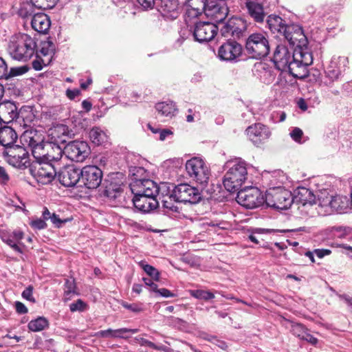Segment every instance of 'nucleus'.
<instances>
[{"mask_svg":"<svg viewBox=\"0 0 352 352\" xmlns=\"http://www.w3.org/2000/svg\"><path fill=\"white\" fill-rule=\"evenodd\" d=\"M272 60L276 67L283 72H288L296 78L308 76V67L313 63V55L300 48L289 49L284 45H278Z\"/></svg>","mask_w":352,"mask_h":352,"instance_id":"obj_1","label":"nucleus"},{"mask_svg":"<svg viewBox=\"0 0 352 352\" xmlns=\"http://www.w3.org/2000/svg\"><path fill=\"white\" fill-rule=\"evenodd\" d=\"M133 206L138 211L143 213L149 212L159 206L157 196L164 195L168 191L167 183L157 185L154 181L145 183L138 182L132 186Z\"/></svg>","mask_w":352,"mask_h":352,"instance_id":"obj_2","label":"nucleus"},{"mask_svg":"<svg viewBox=\"0 0 352 352\" xmlns=\"http://www.w3.org/2000/svg\"><path fill=\"white\" fill-rule=\"evenodd\" d=\"M36 46V41L30 35L18 33L10 37L8 52L13 59L25 62L35 54Z\"/></svg>","mask_w":352,"mask_h":352,"instance_id":"obj_3","label":"nucleus"},{"mask_svg":"<svg viewBox=\"0 0 352 352\" xmlns=\"http://www.w3.org/2000/svg\"><path fill=\"white\" fill-rule=\"evenodd\" d=\"M224 167L227 169L223 182L225 188L230 192L239 190L247 179L246 162L241 158L236 157L228 160Z\"/></svg>","mask_w":352,"mask_h":352,"instance_id":"obj_4","label":"nucleus"},{"mask_svg":"<svg viewBox=\"0 0 352 352\" xmlns=\"http://www.w3.org/2000/svg\"><path fill=\"white\" fill-rule=\"evenodd\" d=\"M270 50L269 40L265 32L252 33L246 40L245 50L252 58L260 59L267 56Z\"/></svg>","mask_w":352,"mask_h":352,"instance_id":"obj_5","label":"nucleus"},{"mask_svg":"<svg viewBox=\"0 0 352 352\" xmlns=\"http://www.w3.org/2000/svg\"><path fill=\"white\" fill-rule=\"evenodd\" d=\"M293 202L291 191L280 186L270 188L265 195V204L277 210H287Z\"/></svg>","mask_w":352,"mask_h":352,"instance_id":"obj_6","label":"nucleus"},{"mask_svg":"<svg viewBox=\"0 0 352 352\" xmlns=\"http://www.w3.org/2000/svg\"><path fill=\"white\" fill-rule=\"evenodd\" d=\"M188 175L196 182L205 185L208 184L210 171L205 161L198 157L188 160L186 163Z\"/></svg>","mask_w":352,"mask_h":352,"instance_id":"obj_7","label":"nucleus"},{"mask_svg":"<svg viewBox=\"0 0 352 352\" xmlns=\"http://www.w3.org/2000/svg\"><path fill=\"white\" fill-rule=\"evenodd\" d=\"M6 161L12 166L25 169L30 166L28 151L21 146H10L3 152Z\"/></svg>","mask_w":352,"mask_h":352,"instance_id":"obj_8","label":"nucleus"},{"mask_svg":"<svg viewBox=\"0 0 352 352\" xmlns=\"http://www.w3.org/2000/svg\"><path fill=\"white\" fill-rule=\"evenodd\" d=\"M282 36L292 47L300 48L309 54H312L308 48V40L301 26L296 24L288 25Z\"/></svg>","mask_w":352,"mask_h":352,"instance_id":"obj_9","label":"nucleus"},{"mask_svg":"<svg viewBox=\"0 0 352 352\" xmlns=\"http://www.w3.org/2000/svg\"><path fill=\"white\" fill-rule=\"evenodd\" d=\"M168 199L177 202L196 204L201 199L199 190L188 184H180L174 187Z\"/></svg>","mask_w":352,"mask_h":352,"instance_id":"obj_10","label":"nucleus"},{"mask_svg":"<svg viewBox=\"0 0 352 352\" xmlns=\"http://www.w3.org/2000/svg\"><path fill=\"white\" fill-rule=\"evenodd\" d=\"M237 202L248 209H254L265 203V197L257 188L241 190L236 196Z\"/></svg>","mask_w":352,"mask_h":352,"instance_id":"obj_11","label":"nucleus"},{"mask_svg":"<svg viewBox=\"0 0 352 352\" xmlns=\"http://www.w3.org/2000/svg\"><path fill=\"white\" fill-rule=\"evenodd\" d=\"M30 170L37 182L43 185L51 183L57 175L55 164L44 161L37 162Z\"/></svg>","mask_w":352,"mask_h":352,"instance_id":"obj_12","label":"nucleus"},{"mask_svg":"<svg viewBox=\"0 0 352 352\" xmlns=\"http://www.w3.org/2000/svg\"><path fill=\"white\" fill-rule=\"evenodd\" d=\"M90 148L84 141L74 140L69 142L64 147V154L72 161L83 162L89 155Z\"/></svg>","mask_w":352,"mask_h":352,"instance_id":"obj_13","label":"nucleus"},{"mask_svg":"<svg viewBox=\"0 0 352 352\" xmlns=\"http://www.w3.org/2000/svg\"><path fill=\"white\" fill-rule=\"evenodd\" d=\"M102 171L96 166H85L81 169L80 182L88 189H96L102 183Z\"/></svg>","mask_w":352,"mask_h":352,"instance_id":"obj_14","label":"nucleus"},{"mask_svg":"<svg viewBox=\"0 0 352 352\" xmlns=\"http://www.w3.org/2000/svg\"><path fill=\"white\" fill-rule=\"evenodd\" d=\"M200 6L207 15L210 16L217 23H222L228 14V8L222 1L217 0L200 1Z\"/></svg>","mask_w":352,"mask_h":352,"instance_id":"obj_15","label":"nucleus"},{"mask_svg":"<svg viewBox=\"0 0 352 352\" xmlns=\"http://www.w3.org/2000/svg\"><path fill=\"white\" fill-rule=\"evenodd\" d=\"M243 48L241 44L233 40L223 43L218 49V57L220 60L233 62L242 54Z\"/></svg>","mask_w":352,"mask_h":352,"instance_id":"obj_16","label":"nucleus"},{"mask_svg":"<svg viewBox=\"0 0 352 352\" xmlns=\"http://www.w3.org/2000/svg\"><path fill=\"white\" fill-rule=\"evenodd\" d=\"M104 195L111 200L118 199L123 192L122 175L118 173L109 176L104 180Z\"/></svg>","mask_w":352,"mask_h":352,"instance_id":"obj_17","label":"nucleus"},{"mask_svg":"<svg viewBox=\"0 0 352 352\" xmlns=\"http://www.w3.org/2000/svg\"><path fill=\"white\" fill-rule=\"evenodd\" d=\"M218 27L212 23L199 21L195 25L193 36L199 43L211 41L217 34Z\"/></svg>","mask_w":352,"mask_h":352,"instance_id":"obj_18","label":"nucleus"},{"mask_svg":"<svg viewBox=\"0 0 352 352\" xmlns=\"http://www.w3.org/2000/svg\"><path fill=\"white\" fill-rule=\"evenodd\" d=\"M245 8L248 16L257 23H262L267 16L263 0H246Z\"/></svg>","mask_w":352,"mask_h":352,"instance_id":"obj_19","label":"nucleus"},{"mask_svg":"<svg viewBox=\"0 0 352 352\" xmlns=\"http://www.w3.org/2000/svg\"><path fill=\"white\" fill-rule=\"evenodd\" d=\"M249 139L257 146L266 142L271 135V132L266 126L256 123L246 129Z\"/></svg>","mask_w":352,"mask_h":352,"instance_id":"obj_20","label":"nucleus"},{"mask_svg":"<svg viewBox=\"0 0 352 352\" xmlns=\"http://www.w3.org/2000/svg\"><path fill=\"white\" fill-rule=\"evenodd\" d=\"M81 169L74 166L64 167L58 175L60 183L67 187H73L80 182Z\"/></svg>","mask_w":352,"mask_h":352,"instance_id":"obj_21","label":"nucleus"},{"mask_svg":"<svg viewBox=\"0 0 352 352\" xmlns=\"http://www.w3.org/2000/svg\"><path fill=\"white\" fill-rule=\"evenodd\" d=\"M246 30V24L241 18H232L221 29L223 36L231 35L239 38Z\"/></svg>","mask_w":352,"mask_h":352,"instance_id":"obj_22","label":"nucleus"},{"mask_svg":"<svg viewBox=\"0 0 352 352\" xmlns=\"http://www.w3.org/2000/svg\"><path fill=\"white\" fill-rule=\"evenodd\" d=\"M180 6L178 0H157L156 9L164 17L177 18Z\"/></svg>","mask_w":352,"mask_h":352,"instance_id":"obj_23","label":"nucleus"},{"mask_svg":"<svg viewBox=\"0 0 352 352\" xmlns=\"http://www.w3.org/2000/svg\"><path fill=\"white\" fill-rule=\"evenodd\" d=\"M19 118L17 107L11 101L0 103V121L10 123Z\"/></svg>","mask_w":352,"mask_h":352,"instance_id":"obj_24","label":"nucleus"},{"mask_svg":"<svg viewBox=\"0 0 352 352\" xmlns=\"http://www.w3.org/2000/svg\"><path fill=\"white\" fill-rule=\"evenodd\" d=\"M254 74L265 84L272 83L276 77L274 69L265 63L254 65Z\"/></svg>","mask_w":352,"mask_h":352,"instance_id":"obj_25","label":"nucleus"},{"mask_svg":"<svg viewBox=\"0 0 352 352\" xmlns=\"http://www.w3.org/2000/svg\"><path fill=\"white\" fill-rule=\"evenodd\" d=\"M294 201H296L302 208L311 207L316 204V197L313 192L305 187H300L296 191Z\"/></svg>","mask_w":352,"mask_h":352,"instance_id":"obj_26","label":"nucleus"},{"mask_svg":"<svg viewBox=\"0 0 352 352\" xmlns=\"http://www.w3.org/2000/svg\"><path fill=\"white\" fill-rule=\"evenodd\" d=\"M138 329L121 328L118 329H108L96 332L95 336L97 338H122L128 339L130 336L128 333H136L138 332Z\"/></svg>","mask_w":352,"mask_h":352,"instance_id":"obj_27","label":"nucleus"},{"mask_svg":"<svg viewBox=\"0 0 352 352\" xmlns=\"http://www.w3.org/2000/svg\"><path fill=\"white\" fill-rule=\"evenodd\" d=\"M31 25L32 29L40 34H46L49 30L51 21L49 16L43 12L34 14L32 16Z\"/></svg>","mask_w":352,"mask_h":352,"instance_id":"obj_28","label":"nucleus"},{"mask_svg":"<svg viewBox=\"0 0 352 352\" xmlns=\"http://www.w3.org/2000/svg\"><path fill=\"white\" fill-rule=\"evenodd\" d=\"M333 196L330 195L326 190H320L318 195V213L327 215L332 212L331 203Z\"/></svg>","mask_w":352,"mask_h":352,"instance_id":"obj_29","label":"nucleus"},{"mask_svg":"<svg viewBox=\"0 0 352 352\" xmlns=\"http://www.w3.org/2000/svg\"><path fill=\"white\" fill-rule=\"evenodd\" d=\"M267 27L272 33H278L283 35L285 32V28H287L285 21L279 16L270 14L266 19Z\"/></svg>","mask_w":352,"mask_h":352,"instance_id":"obj_30","label":"nucleus"},{"mask_svg":"<svg viewBox=\"0 0 352 352\" xmlns=\"http://www.w3.org/2000/svg\"><path fill=\"white\" fill-rule=\"evenodd\" d=\"M64 154V149L56 144L47 143V152L43 160L45 162L56 163L60 160Z\"/></svg>","mask_w":352,"mask_h":352,"instance_id":"obj_31","label":"nucleus"},{"mask_svg":"<svg viewBox=\"0 0 352 352\" xmlns=\"http://www.w3.org/2000/svg\"><path fill=\"white\" fill-rule=\"evenodd\" d=\"M17 139L15 131L9 126H6L0 130V144L6 149L10 146H14V142Z\"/></svg>","mask_w":352,"mask_h":352,"instance_id":"obj_32","label":"nucleus"},{"mask_svg":"<svg viewBox=\"0 0 352 352\" xmlns=\"http://www.w3.org/2000/svg\"><path fill=\"white\" fill-rule=\"evenodd\" d=\"M147 175L146 170L141 166H129V176L131 179L130 183V188L132 190V186L138 182L145 183L151 179H145Z\"/></svg>","mask_w":352,"mask_h":352,"instance_id":"obj_33","label":"nucleus"},{"mask_svg":"<svg viewBox=\"0 0 352 352\" xmlns=\"http://www.w3.org/2000/svg\"><path fill=\"white\" fill-rule=\"evenodd\" d=\"M336 62L331 61L325 71V79L324 84L328 87H331L333 82L337 81L341 76L342 72L335 68Z\"/></svg>","mask_w":352,"mask_h":352,"instance_id":"obj_34","label":"nucleus"},{"mask_svg":"<svg viewBox=\"0 0 352 352\" xmlns=\"http://www.w3.org/2000/svg\"><path fill=\"white\" fill-rule=\"evenodd\" d=\"M155 109L161 116L170 118L174 116L177 111L175 102L171 100L157 103Z\"/></svg>","mask_w":352,"mask_h":352,"instance_id":"obj_35","label":"nucleus"},{"mask_svg":"<svg viewBox=\"0 0 352 352\" xmlns=\"http://www.w3.org/2000/svg\"><path fill=\"white\" fill-rule=\"evenodd\" d=\"M331 209L333 212L339 213L345 212V210L349 208V199L346 196L336 195L333 196V201H331Z\"/></svg>","mask_w":352,"mask_h":352,"instance_id":"obj_36","label":"nucleus"},{"mask_svg":"<svg viewBox=\"0 0 352 352\" xmlns=\"http://www.w3.org/2000/svg\"><path fill=\"white\" fill-rule=\"evenodd\" d=\"M89 138L91 142L96 145H101L108 141L107 132L101 128L95 126L89 132Z\"/></svg>","mask_w":352,"mask_h":352,"instance_id":"obj_37","label":"nucleus"},{"mask_svg":"<svg viewBox=\"0 0 352 352\" xmlns=\"http://www.w3.org/2000/svg\"><path fill=\"white\" fill-rule=\"evenodd\" d=\"M54 51V45L51 41H44L41 45L39 50H36V58L44 56L46 60L50 61Z\"/></svg>","mask_w":352,"mask_h":352,"instance_id":"obj_38","label":"nucleus"},{"mask_svg":"<svg viewBox=\"0 0 352 352\" xmlns=\"http://www.w3.org/2000/svg\"><path fill=\"white\" fill-rule=\"evenodd\" d=\"M49 324V320L46 318L38 316L36 319L30 320L28 324V327L31 331L38 332L48 328Z\"/></svg>","mask_w":352,"mask_h":352,"instance_id":"obj_39","label":"nucleus"},{"mask_svg":"<svg viewBox=\"0 0 352 352\" xmlns=\"http://www.w3.org/2000/svg\"><path fill=\"white\" fill-rule=\"evenodd\" d=\"M325 232L330 234L333 238L345 239L349 234V228L343 226H333L325 230Z\"/></svg>","mask_w":352,"mask_h":352,"instance_id":"obj_40","label":"nucleus"},{"mask_svg":"<svg viewBox=\"0 0 352 352\" xmlns=\"http://www.w3.org/2000/svg\"><path fill=\"white\" fill-rule=\"evenodd\" d=\"M64 287V300L67 301L70 300L72 296L76 293L74 280L72 278L66 279Z\"/></svg>","mask_w":352,"mask_h":352,"instance_id":"obj_41","label":"nucleus"},{"mask_svg":"<svg viewBox=\"0 0 352 352\" xmlns=\"http://www.w3.org/2000/svg\"><path fill=\"white\" fill-rule=\"evenodd\" d=\"M25 142L28 143V146L31 148V151L42 141L35 133L25 132L21 138Z\"/></svg>","mask_w":352,"mask_h":352,"instance_id":"obj_42","label":"nucleus"},{"mask_svg":"<svg viewBox=\"0 0 352 352\" xmlns=\"http://www.w3.org/2000/svg\"><path fill=\"white\" fill-rule=\"evenodd\" d=\"M139 265L143 269V270L153 279H154L156 281H158L160 280V272L159 271L154 267L153 266L147 264L144 261H140L139 263Z\"/></svg>","mask_w":352,"mask_h":352,"instance_id":"obj_43","label":"nucleus"},{"mask_svg":"<svg viewBox=\"0 0 352 352\" xmlns=\"http://www.w3.org/2000/svg\"><path fill=\"white\" fill-rule=\"evenodd\" d=\"M58 0H30L32 6L41 10L53 8Z\"/></svg>","mask_w":352,"mask_h":352,"instance_id":"obj_44","label":"nucleus"},{"mask_svg":"<svg viewBox=\"0 0 352 352\" xmlns=\"http://www.w3.org/2000/svg\"><path fill=\"white\" fill-rule=\"evenodd\" d=\"M45 151H47V144L41 141L32 149V153L35 159L42 162L45 158Z\"/></svg>","mask_w":352,"mask_h":352,"instance_id":"obj_45","label":"nucleus"},{"mask_svg":"<svg viewBox=\"0 0 352 352\" xmlns=\"http://www.w3.org/2000/svg\"><path fill=\"white\" fill-rule=\"evenodd\" d=\"M170 193L171 191L168 188V191L167 192H165L164 195L160 194V195L157 197H159V199L161 200L164 208L169 209L172 211H175L177 210V207L172 202L173 199H168V196Z\"/></svg>","mask_w":352,"mask_h":352,"instance_id":"obj_46","label":"nucleus"},{"mask_svg":"<svg viewBox=\"0 0 352 352\" xmlns=\"http://www.w3.org/2000/svg\"><path fill=\"white\" fill-rule=\"evenodd\" d=\"M190 294L195 298L205 300L213 299L214 298V295L212 292L201 289L191 290Z\"/></svg>","mask_w":352,"mask_h":352,"instance_id":"obj_47","label":"nucleus"},{"mask_svg":"<svg viewBox=\"0 0 352 352\" xmlns=\"http://www.w3.org/2000/svg\"><path fill=\"white\" fill-rule=\"evenodd\" d=\"M135 340L141 346H146L155 350L166 351L167 347L164 345H157L155 343L143 338L137 337L135 338Z\"/></svg>","mask_w":352,"mask_h":352,"instance_id":"obj_48","label":"nucleus"},{"mask_svg":"<svg viewBox=\"0 0 352 352\" xmlns=\"http://www.w3.org/2000/svg\"><path fill=\"white\" fill-rule=\"evenodd\" d=\"M331 61H335L336 63L335 68L342 72L348 67L349 60L346 56H333Z\"/></svg>","mask_w":352,"mask_h":352,"instance_id":"obj_49","label":"nucleus"},{"mask_svg":"<svg viewBox=\"0 0 352 352\" xmlns=\"http://www.w3.org/2000/svg\"><path fill=\"white\" fill-rule=\"evenodd\" d=\"M331 61H335L336 63L335 68L342 72L348 67L349 60L346 56H333Z\"/></svg>","mask_w":352,"mask_h":352,"instance_id":"obj_50","label":"nucleus"},{"mask_svg":"<svg viewBox=\"0 0 352 352\" xmlns=\"http://www.w3.org/2000/svg\"><path fill=\"white\" fill-rule=\"evenodd\" d=\"M88 305L81 299H78L76 301L69 305V309L72 312L79 311L82 312L87 309Z\"/></svg>","mask_w":352,"mask_h":352,"instance_id":"obj_51","label":"nucleus"},{"mask_svg":"<svg viewBox=\"0 0 352 352\" xmlns=\"http://www.w3.org/2000/svg\"><path fill=\"white\" fill-rule=\"evenodd\" d=\"M291 331L294 336L302 340L307 329L302 324L296 323L292 325Z\"/></svg>","mask_w":352,"mask_h":352,"instance_id":"obj_52","label":"nucleus"},{"mask_svg":"<svg viewBox=\"0 0 352 352\" xmlns=\"http://www.w3.org/2000/svg\"><path fill=\"white\" fill-rule=\"evenodd\" d=\"M27 71L28 69L25 67H11L10 70L8 69V75H6V79L22 75L25 74Z\"/></svg>","mask_w":352,"mask_h":352,"instance_id":"obj_53","label":"nucleus"},{"mask_svg":"<svg viewBox=\"0 0 352 352\" xmlns=\"http://www.w3.org/2000/svg\"><path fill=\"white\" fill-rule=\"evenodd\" d=\"M120 305L126 309H129L134 313H139L143 311L142 304L132 303L129 304L125 301L122 300Z\"/></svg>","mask_w":352,"mask_h":352,"instance_id":"obj_54","label":"nucleus"},{"mask_svg":"<svg viewBox=\"0 0 352 352\" xmlns=\"http://www.w3.org/2000/svg\"><path fill=\"white\" fill-rule=\"evenodd\" d=\"M290 137L293 140L296 142L301 143V139L303 137L302 131L298 127H294L292 129L291 132L289 133Z\"/></svg>","mask_w":352,"mask_h":352,"instance_id":"obj_55","label":"nucleus"},{"mask_svg":"<svg viewBox=\"0 0 352 352\" xmlns=\"http://www.w3.org/2000/svg\"><path fill=\"white\" fill-rule=\"evenodd\" d=\"M30 226L32 228L36 230H42L45 229L47 227V223L43 219L39 218L32 220L30 222Z\"/></svg>","mask_w":352,"mask_h":352,"instance_id":"obj_56","label":"nucleus"},{"mask_svg":"<svg viewBox=\"0 0 352 352\" xmlns=\"http://www.w3.org/2000/svg\"><path fill=\"white\" fill-rule=\"evenodd\" d=\"M32 6L29 4L23 5L19 10V14L22 18H28L32 16V12L31 11Z\"/></svg>","mask_w":352,"mask_h":352,"instance_id":"obj_57","label":"nucleus"},{"mask_svg":"<svg viewBox=\"0 0 352 352\" xmlns=\"http://www.w3.org/2000/svg\"><path fill=\"white\" fill-rule=\"evenodd\" d=\"M50 61L48 60L42 58H38L36 60H34L32 62V67L35 70L39 71L41 70L43 67V65H47L49 63Z\"/></svg>","mask_w":352,"mask_h":352,"instance_id":"obj_58","label":"nucleus"},{"mask_svg":"<svg viewBox=\"0 0 352 352\" xmlns=\"http://www.w3.org/2000/svg\"><path fill=\"white\" fill-rule=\"evenodd\" d=\"M138 1L144 9L157 8V0H138Z\"/></svg>","mask_w":352,"mask_h":352,"instance_id":"obj_59","label":"nucleus"},{"mask_svg":"<svg viewBox=\"0 0 352 352\" xmlns=\"http://www.w3.org/2000/svg\"><path fill=\"white\" fill-rule=\"evenodd\" d=\"M6 75H8V65L6 61L0 57V79H6Z\"/></svg>","mask_w":352,"mask_h":352,"instance_id":"obj_60","label":"nucleus"},{"mask_svg":"<svg viewBox=\"0 0 352 352\" xmlns=\"http://www.w3.org/2000/svg\"><path fill=\"white\" fill-rule=\"evenodd\" d=\"M52 223L57 228H60L62 225L67 222V219H61L59 216L53 213L51 218Z\"/></svg>","mask_w":352,"mask_h":352,"instance_id":"obj_61","label":"nucleus"},{"mask_svg":"<svg viewBox=\"0 0 352 352\" xmlns=\"http://www.w3.org/2000/svg\"><path fill=\"white\" fill-rule=\"evenodd\" d=\"M32 290H33V288L32 286H29L28 287H27L23 292H22V296L23 298L29 300V301H31V302H34L35 301V299L34 298L33 296H32Z\"/></svg>","mask_w":352,"mask_h":352,"instance_id":"obj_62","label":"nucleus"},{"mask_svg":"<svg viewBox=\"0 0 352 352\" xmlns=\"http://www.w3.org/2000/svg\"><path fill=\"white\" fill-rule=\"evenodd\" d=\"M6 243L11 248H12L15 252L19 253H22V249L19 246L17 242L12 238L10 237L9 239L6 240Z\"/></svg>","mask_w":352,"mask_h":352,"instance_id":"obj_63","label":"nucleus"},{"mask_svg":"<svg viewBox=\"0 0 352 352\" xmlns=\"http://www.w3.org/2000/svg\"><path fill=\"white\" fill-rule=\"evenodd\" d=\"M15 309L16 312L20 314H26L28 311L25 305L19 301L15 302Z\"/></svg>","mask_w":352,"mask_h":352,"instance_id":"obj_64","label":"nucleus"}]
</instances>
